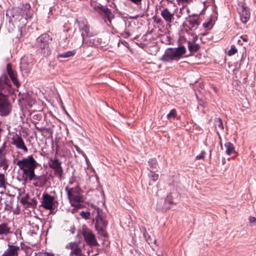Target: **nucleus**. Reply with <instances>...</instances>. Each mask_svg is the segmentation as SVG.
Masks as SVG:
<instances>
[{"mask_svg":"<svg viewBox=\"0 0 256 256\" xmlns=\"http://www.w3.org/2000/svg\"><path fill=\"white\" fill-rule=\"evenodd\" d=\"M80 29L82 31V45L83 44L88 46H97L98 45V40L94 38V33L90 32V27L88 25L84 24H80Z\"/></svg>","mask_w":256,"mask_h":256,"instance_id":"6e6552de","label":"nucleus"},{"mask_svg":"<svg viewBox=\"0 0 256 256\" xmlns=\"http://www.w3.org/2000/svg\"><path fill=\"white\" fill-rule=\"evenodd\" d=\"M20 247L18 246L8 244V248L4 252L2 256H18Z\"/></svg>","mask_w":256,"mask_h":256,"instance_id":"dca6fc26","label":"nucleus"},{"mask_svg":"<svg viewBox=\"0 0 256 256\" xmlns=\"http://www.w3.org/2000/svg\"><path fill=\"white\" fill-rule=\"evenodd\" d=\"M5 183L4 175L0 173V188H5Z\"/></svg>","mask_w":256,"mask_h":256,"instance_id":"72a5a7b5","label":"nucleus"},{"mask_svg":"<svg viewBox=\"0 0 256 256\" xmlns=\"http://www.w3.org/2000/svg\"><path fill=\"white\" fill-rule=\"evenodd\" d=\"M24 10H23L22 14L25 16V18H30L32 16V11L30 9V6L28 4H26L24 6Z\"/></svg>","mask_w":256,"mask_h":256,"instance_id":"412c9836","label":"nucleus"},{"mask_svg":"<svg viewBox=\"0 0 256 256\" xmlns=\"http://www.w3.org/2000/svg\"><path fill=\"white\" fill-rule=\"evenodd\" d=\"M144 236L145 237L146 240L148 244L152 242L150 236L148 235V234L144 233Z\"/></svg>","mask_w":256,"mask_h":256,"instance_id":"a19ab883","label":"nucleus"},{"mask_svg":"<svg viewBox=\"0 0 256 256\" xmlns=\"http://www.w3.org/2000/svg\"><path fill=\"white\" fill-rule=\"evenodd\" d=\"M149 166L150 168L156 169L158 167V162L156 159H151L148 161Z\"/></svg>","mask_w":256,"mask_h":256,"instance_id":"2f4dec72","label":"nucleus"},{"mask_svg":"<svg viewBox=\"0 0 256 256\" xmlns=\"http://www.w3.org/2000/svg\"><path fill=\"white\" fill-rule=\"evenodd\" d=\"M28 200L29 195L28 194H26L21 198L20 202L24 205L29 206L30 201Z\"/></svg>","mask_w":256,"mask_h":256,"instance_id":"bb28decb","label":"nucleus"},{"mask_svg":"<svg viewBox=\"0 0 256 256\" xmlns=\"http://www.w3.org/2000/svg\"><path fill=\"white\" fill-rule=\"evenodd\" d=\"M12 144L14 145L17 148L22 150L25 152H28V150L20 136L16 134L12 137Z\"/></svg>","mask_w":256,"mask_h":256,"instance_id":"4468645a","label":"nucleus"},{"mask_svg":"<svg viewBox=\"0 0 256 256\" xmlns=\"http://www.w3.org/2000/svg\"><path fill=\"white\" fill-rule=\"evenodd\" d=\"M126 34L128 36H129L130 35V33L128 32H126Z\"/></svg>","mask_w":256,"mask_h":256,"instance_id":"de8ad7c7","label":"nucleus"},{"mask_svg":"<svg viewBox=\"0 0 256 256\" xmlns=\"http://www.w3.org/2000/svg\"><path fill=\"white\" fill-rule=\"evenodd\" d=\"M6 143L4 142L2 146L0 148V158H1L2 156H5V154H3V152L6 148Z\"/></svg>","mask_w":256,"mask_h":256,"instance_id":"e433bc0d","label":"nucleus"},{"mask_svg":"<svg viewBox=\"0 0 256 256\" xmlns=\"http://www.w3.org/2000/svg\"><path fill=\"white\" fill-rule=\"evenodd\" d=\"M52 40V38L46 34H42L36 39V45L44 56H48L50 54L49 44Z\"/></svg>","mask_w":256,"mask_h":256,"instance_id":"0eeeda50","label":"nucleus"},{"mask_svg":"<svg viewBox=\"0 0 256 256\" xmlns=\"http://www.w3.org/2000/svg\"><path fill=\"white\" fill-rule=\"evenodd\" d=\"M188 22L190 26L191 30H195L200 24V20L198 16H190L188 20Z\"/></svg>","mask_w":256,"mask_h":256,"instance_id":"a211bd4d","label":"nucleus"},{"mask_svg":"<svg viewBox=\"0 0 256 256\" xmlns=\"http://www.w3.org/2000/svg\"><path fill=\"white\" fill-rule=\"evenodd\" d=\"M188 48L190 52H196L200 48V45L193 42H188Z\"/></svg>","mask_w":256,"mask_h":256,"instance_id":"5701e85b","label":"nucleus"},{"mask_svg":"<svg viewBox=\"0 0 256 256\" xmlns=\"http://www.w3.org/2000/svg\"><path fill=\"white\" fill-rule=\"evenodd\" d=\"M238 43L239 44H241V45H242V44L240 40H238Z\"/></svg>","mask_w":256,"mask_h":256,"instance_id":"49530a36","label":"nucleus"},{"mask_svg":"<svg viewBox=\"0 0 256 256\" xmlns=\"http://www.w3.org/2000/svg\"><path fill=\"white\" fill-rule=\"evenodd\" d=\"M61 164V162L56 158L50 159L49 163L50 168L54 170L55 174L60 179L63 173V169Z\"/></svg>","mask_w":256,"mask_h":256,"instance_id":"9b49d317","label":"nucleus"},{"mask_svg":"<svg viewBox=\"0 0 256 256\" xmlns=\"http://www.w3.org/2000/svg\"><path fill=\"white\" fill-rule=\"evenodd\" d=\"M74 51H68L64 53L59 54L58 57L66 58L72 56L74 54Z\"/></svg>","mask_w":256,"mask_h":256,"instance_id":"cd10ccee","label":"nucleus"},{"mask_svg":"<svg viewBox=\"0 0 256 256\" xmlns=\"http://www.w3.org/2000/svg\"><path fill=\"white\" fill-rule=\"evenodd\" d=\"M177 0L179 2H182L187 3L190 0Z\"/></svg>","mask_w":256,"mask_h":256,"instance_id":"c03bdc74","label":"nucleus"},{"mask_svg":"<svg viewBox=\"0 0 256 256\" xmlns=\"http://www.w3.org/2000/svg\"><path fill=\"white\" fill-rule=\"evenodd\" d=\"M20 68L22 71H24L26 73H28L30 71V65L27 56H23L20 62Z\"/></svg>","mask_w":256,"mask_h":256,"instance_id":"f3484780","label":"nucleus"},{"mask_svg":"<svg viewBox=\"0 0 256 256\" xmlns=\"http://www.w3.org/2000/svg\"><path fill=\"white\" fill-rule=\"evenodd\" d=\"M205 154V152L204 151H202L200 154L196 156V158L197 160H201L203 159L204 157Z\"/></svg>","mask_w":256,"mask_h":256,"instance_id":"58836bf2","label":"nucleus"},{"mask_svg":"<svg viewBox=\"0 0 256 256\" xmlns=\"http://www.w3.org/2000/svg\"><path fill=\"white\" fill-rule=\"evenodd\" d=\"M92 211H90V214L92 215L93 218L96 220L95 228L96 230L102 236L107 238L108 234L106 231L108 222L103 219L104 214L101 209L98 207L94 206L92 208ZM90 210H92L90 209Z\"/></svg>","mask_w":256,"mask_h":256,"instance_id":"f03ea898","label":"nucleus"},{"mask_svg":"<svg viewBox=\"0 0 256 256\" xmlns=\"http://www.w3.org/2000/svg\"><path fill=\"white\" fill-rule=\"evenodd\" d=\"M98 12L101 14H103L107 20L110 22V19L112 18V14L110 10L108 8L103 6H98Z\"/></svg>","mask_w":256,"mask_h":256,"instance_id":"aec40b11","label":"nucleus"},{"mask_svg":"<svg viewBox=\"0 0 256 256\" xmlns=\"http://www.w3.org/2000/svg\"><path fill=\"white\" fill-rule=\"evenodd\" d=\"M54 196L48 194H42V206L46 210H52L54 208Z\"/></svg>","mask_w":256,"mask_h":256,"instance_id":"ddd939ff","label":"nucleus"},{"mask_svg":"<svg viewBox=\"0 0 256 256\" xmlns=\"http://www.w3.org/2000/svg\"><path fill=\"white\" fill-rule=\"evenodd\" d=\"M186 52V49L184 46H180L177 48H168L161 60L166 62L176 60L179 59Z\"/></svg>","mask_w":256,"mask_h":256,"instance_id":"423d86ee","label":"nucleus"},{"mask_svg":"<svg viewBox=\"0 0 256 256\" xmlns=\"http://www.w3.org/2000/svg\"><path fill=\"white\" fill-rule=\"evenodd\" d=\"M226 148V152L228 155H230L235 152L234 148L232 144L227 142L224 144Z\"/></svg>","mask_w":256,"mask_h":256,"instance_id":"4be33fe9","label":"nucleus"},{"mask_svg":"<svg viewBox=\"0 0 256 256\" xmlns=\"http://www.w3.org/2000/svg\"><path fill=\"white\" fill-rule=\"evenodd\" d=\"M174 5L168 1L160 2L159 10L160 11V16L168 24H171L174 19L176 10Z\"/></svg>","mask_w":256,"mask_h":256,"instance_id":"7ed1b4c3","label":"nucleus"},{"mask_svg":"<svg viewBox=\"0 0 256 256\" xmlns=\"http://www.w3.org/2000/svg\"><path fill=\"white\" fill-rule=\"evenodd\" d=\"M16 164L18 166L20 169L22 170L23 174L26 176L30 174H32L38 165V164L31 156L18 160Z\"/></svg>","mask_w":256,"mask_h":256,"instance_id":"20e7f679","label":"nucleus"},{"mask_svg":"<svg viewBox=\"0 0 256 256\" xmlns=\"http://www.w3.org/2000/svg\"><path fill=\"white\" fill-rule=\"evenodd\" d=\"M80 216L86 220H88L90 218V209L89 210V212H84V211L80 212Z\"/></svg>","mask_w":256,"mask_h":256,"instance_id":"473e14b6","label":"nucleus"},{"mask_svg":"<svg viewBox=\"0 0 256 256\" xmlns=\"http://www.w3.org/2000/svg\"><path fill=\"white\" fill-rule=\"evenodd\" d=\"M48 179L46 176L43 175L39 180L36 182L34 184L36 186H43L46 184Z\"/></svg>","mask_w":256,"mask_h":256,"instance_id":"b1692460","label":"nucleus"},{"mask_svg":"<svg viewBox=\"0 0 256 256\" xmlns=\"http://www.w3.org/2000/svg\"><path fill=\"white\" fill-rule=\"evenodd\" d=\"M37 204V201L36 200L32 198L30 201L29 206H36Z\"/></svg>","mask_w":256,"mask_h":256,"instance_id":"ea45409f","label":"nucleus"},{"mask_svg":"<svg viewBox=\"0 0 256 256\" xmlns=\"http://www.w3.org/2000/svg\"><path fill=\"white\" fill-rule=\"evenodd\" d=\"M160 22H161V20L160 19H158V20L156 21V22L157 23H160Z\"/></svg>","mask_w":256,"mask_h":256,"instance_id":"09e8293b","label":"nucleus"},{"mask_svg":"<svg viewBox=\"0 0 256 256\" xmlns=\"http://www.w3.org/2000/svg\"><path fill=\"white\" fill-rule=\"evenodd\" d=\"M216 126L218 127L221 130L224 129V126L222 124V120L220 118H216L214 120Z\"/></svg>","mask_w":256,"mask_h":256,"instance_id":"7c9ffc66","label":"nucleus"},{"mask_svg":"<svg viewBox=\"0 0 256 256\" xmlns=\"http://www.w3.org/2000/svg\"><path fill=\"white\" fill-rule=\"evenodd\" d=\"M203 26L205 28H210L212 27V22L210 20L208 22H205L203 24Z\"/></svg>","mask_w":256,"mask_h":256,"instance_id":"4c0bfd02","label":"nucleus"},{"mask_svg":"<svg viewBox=\"0 0 256 256\" xmlns=\"http://www.w3.org/2000/svg\"><path fill=\"white\" fill-rule=\"evenodd\" d=\"M248 220L250 223V226H256V218L255 217L250 216L248 218Z\"/></svg>","mask_w":256,"mask_h":256,"instance_id":"f704fd0d","label":"nucleus"},{"mask_svg":"<svg viewBox=\"0 0 256 256\" xmlns=\"http://www.w3.org/2000/svg\"><path fill=\"white\" fill-rule=\"evenodd\" d=\"M237 10L240 14V20L246 24L250 18L248 8L244 5L242 2H240L238 4Z\"/></svg>","mask_w":256,"mask_h":256,"instance_id":"9d476101","label":"nucleus"},{"mask_svg":"<svg viewBox=\"0 0 256 256\" xmlns=\"http://www.w3.org/2000/svg\"><path fill=\"white\" fill-rule=\"evenodd\" d=\"M6 72L13 84L18 88L20 86V83L17 79V74L12 68V65L10 64H6Z\"/></svg>","mask_w":256,"mask_h":256,"instance_id":"2eb2a0df","label":"nucleus"},{"mask_svg":"<svg viewBox=\"0 0 256 256\" xmlns=\"http://www.w3.org/2000/svg\"><path fill=\"white\" fill-rule=\"evenodd\" d=\"M66 248L70 250V256H85L82 248L77 242H70L66 246Z\"/></svg>","mask_w":256,"mask_h":256,"instance_id":"f8f14e48","label":"nucleus"},{"mask_svg":"<svg viewBox=\"0 0 256 256\" xmlns=\"http://www.w3.org/2000/svg\"><path fill=\"white\" fill-rule=\"evenodd\" d=\"M240 38H242V40H243L244 42L248 41V38L246 36H241Z\"/></svg>","mask_w":256,"mask_h":256,"instance_id":"37998d69","label":"nucleus"},{"mask_svg":"<svg viewBox=\"0 0 256 256\" xmlns=\"http://www.w3.org/2000/svg\"><path fill=\"white\" fill-rule=\"evenodd\" d=\"M65 190L68 193V198L72 206L80 208L82 206L81 203L84 202V198L79 186H76L72 188H69L68 186H66Z\"/></svg>","mask_w":256,"mask_h":256,"instance_id":"39448f33","label":"nucleus"},{"mask_svg":"<svg viewBox=\"0 0 256 256\" xmlns=\"http://www.w3.org/2000/svg\"><path fill=\"white\" fill-rule=\"evenodd\" d=\"M82 234L88 245L91 247L98 246L99 245L95 234L91 230L86 227L83 228Z\"/></svg>","mask_w":256,"mask_h":256,"instance_id":"1a4fd4ad","label":"nucleus"},{"mask_svg":"<svg viewBox=\"0 0 256 256\" xmlns=\"http://www.w3.org/2000/svg\"><path fill=\"white\" fill-rule=\"evenodd\" d=\"M36 128L37 130H38L40 132H42V130H43V128H39V127L36 126Z\"/></svg>","mask_w":256,"mask_h":256,"instance_id":"a18cd8bd","label":"nucleus"},{"mask_svg":"<svg viewBox=\"0 0 256 256\" xmlns=\"http://www.w3.org/2000/svg\"><path fill=\"white\" fill-rule=\"evenodd\" d=\"M12 92L10 80L6 74L0 77V115L7 116L11 112L12 105L8 96Z\"/></svg>","mask_w":256,"mask_h":256,"instance_id":"f257e3e1","label":"nucleus"},{"mask_svg":"<svg viewBox=\"0 0 256 256\" xmlns=\"http://www.w3.org/2000/svg\"><path fill=\"white\" fill-rule=\"evenodd\" d=\"M42 176H36L34 174V172H33V174L32 173V174H30L28 175L27 176H26V178H25L24 180H26L27 178H28V180L30 181L34 180L36 182V181L39 180L40 179L42 178Z\"/></svg>","mask_w":256,"mask_h":256,"instance_id":"393cba45","label":"nucleus"},{"mask_svg":"<svg viewBox=\"0 0 256 256\" xmlns=\"http://www.w3.org/2000/svg\"><path fill=\"white\" fill-rule=\"evenodd\" d=\"M74 147H75L76 150L78 153H80V154L82 153V152L80 150V149L78 146H75Z\"/></svg>","mask_w":256,"mask_h":256,"instance_id":"79ce46f5","label":"nucleus"},{"mask_svg":"<svg viewBox=\"0 0 256 256\" xmlns=\"http://www.w3.org/2000/svg\"><path fill=\"white\" fill-rule=\"evenodd\" d=\"M11 233V228L8 223L2 222L0 224V236H6Z\"/></svg>","mask_w":256,"mask_h":256,"instance_id":"6ab92c4d","label":"nucleus"},{"mask_svg":"<svg viewBox=\"0 0 256 256\" xmlns=\"http://www.w3.org/2000/svg\"><path fill=\"white\" fill-rule=\"evenodd\" d=\"M0 167H2L4 170L8 168V160L4 156H2L0 158Z\"/></svg>","mask_w":256,"mask_h":256,"instance_id":"a878e982","label":"nucleus"},{"mask_svg":"<svg viewBox=\"0 0 256 256\" xmlns=\"http://www.w3.org/2000/svg\"><path fill=\"white\" fill-rule=\"evenodd\" d=\"M148 176L150 178V180L154 182L158 178V174H156L154 172H153L152 170H150V173L148 174Z\"/></svg>","mask_w":256,"mask_h":256,"instance_id":"c756f323","label":"nucleus"},{"mask_svg":"<svg viewBox=\"0 0 256 256\" xmlns=\"http://www.w3.org/2000/svg\"><path fill=\"white\" fill-rule=\"evenodd\" d=\"M176 111L175 110H172L170 112L167 114V118L170 120H172L175 119L176 117Z\"/></svg>","mask_w":256,"mask_h":256,"instance_id":"c85d7f7f","label":"nucleus"},{"mask_svg":"<svg viewBox=\"0 0 256 256\" xmlns=\"http://www.w3.org/2000/svg\"><path fill=\"white\" fill-rule=\"evenodd\" d=\"M237 52V49L234 46H232L228 52V55L231 56Z\"/></svg>","mask_w":256,"mask_h":256,"instance_id":"c9c22d12","label":"nucleus"}]
</instances>
